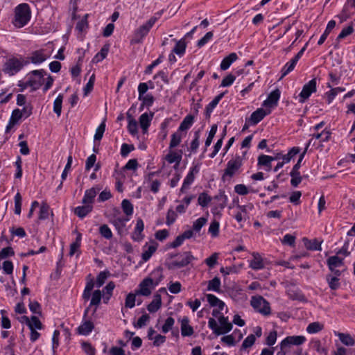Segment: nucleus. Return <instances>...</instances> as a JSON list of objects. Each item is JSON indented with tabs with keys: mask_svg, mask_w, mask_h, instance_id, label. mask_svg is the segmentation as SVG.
Here are the masks:
<instances>
[{
	"mask_svg": "<svg viewBox=\"0 0 355 355\" xmlns=\"http://www.w3.org/2000/svg\"><path fill=\"white\" fill-rule=\"evenodd\" d=\"M94 286V281L92 279H90L86 282L85 287L82 294V298L85 302L90 300L89 306L84 311V318L87 316L89 310L91 308H94L93 314H94L101 304V300H103L102 291L99 289L93 291Z\"/></svg>",
	"mask_w": 355,
	"mask_h": 355,
	"instance_id": "1",
	"label": "nucleus"
},
{
	"mask_svg": "<svg viewBox=\"0 0 355 355\" xmlns=\"http://www.w3.org/2000/svg\"><path fill=\"white\" fill-rule=\"evenodd\" d=\"M50 55V52L46 49H40L33 51L29 58H24L21 56H12L7 60L6 67H24L29 64V59L33 64H40L49 58Z\"/></svg>",
	"mask_w": 355,
	"mask_h": 355,
	"instance_id": "2",
	"label": "nucleus"
},
{
	"mask_svg": "<svg viewBox=\"0 0 355 355\" xmlns=\"http://www.w3.org/2000/svg\"><path fill=\"white\" fill-rule=\"evenodd\" d=\"M31 18V10L26 3H21L15 8L13 24L17 28H22L26 26Z\"/></svg>",
	"mask_w": 355,
	"mask_h": 355,
	"instance_id": "3",
	"label": "nucleus"
},
{
	"mask_svg": "<svg viewBox=\"0 0 355 355\" xmlns=\"http://www.w3.org/2000/svg\"><path fill=\"white\" fill-rule=\"evenodd\" d=\"M171 260L166 263L168 270H177L188 266L195 259L189 251L178 254H171L169 255Z\"/></svg>",
	"mask_w": 355,
	"mask_h": 355,
	"instance_id": "4",
	"label": "nucleus"
},
{
	"mask_svg": "<svg viewBox=\"0 0 355 355\" xmlns=\"http://www.w3.org/2000/svg\"><path fill=\"white\" fill-rule=\"evenodd\" d=\"M219 325L214 318H209L208 327L216 336L226 334L232 329V324L229 321L228 317L221 315L218 318Z\"/></svg>",
	"mask_w": 355,
	"mask_h": 355,
	"instance_id": "5",
	"label": "nucleus"
},
{
	"mask_svg": "<svg viewBox=\"0 0 355 355\" xmlns=\"http://www.w3.org/2000/svg\"><path fill=\"white\" fill-rule=\"evenodd\" d=\"M250 305L257 312L263 316H268L271 314L270 303L261 295L252 296Z\"/></svg>",
	"mask_w": 355,
	"mask_h": 355,
	"instance_id": "6",
	"label": "nucleus"
},
{
	"mask_svg": "<svg viewBox=\"0 0 355 355\" xmlns=\"http://www.w3.org/2000/svg\"><path fill=\"white\" fill-rule=\"evenodd\" d=\"M45 72L43 69L34 70L26 76L28 80V85L30 86L31 91L38 89L44 82V76Z\"/></svg>",
	"mask_w": 355,
	"mask_h": 355,
	"instance_id": "7",
	"label": "nucleus"
},
{
	"mask_svg": "<svg viewBox=\"0 0 355 355\" xmlns=\"http://www.w3.org/2000/svg\"><path fill=\"white\" fill-rule=\"evenodd\" d=\"M130 220L129 217L114 215L110 220V223L113 225L117 234L122 236L128 232L126 223Z\"/></svg>",
	"mask_w": 355,
	"mask_h": 355,
	"instance_id": "8",
	"label": "nucleus"
},
{
	"mask_svg": "<svg viewBox=\"0 0 355 355\" xmlns=\"http://www.w3.org/2000/svg\"><path fill=\"white\" fill-rule=\"evenodd\" d=\"M162 13L157 12L155 16L150 17L144 24L141 26L135 32V37H138L139 40L137 42H139L140 39L144 38L148 32L150 28L153 26L157 19L160 17Z\"/></svg>",
	"mask_w": 355,
	"mask_h": 355,
	"instance_id": "9",
	"label": "nucleus"
},
{
	"mask_svg": "<svg viewBox=\"0 0 355 355\" xmlns=\"http://www.w3.org/2000/svg\"><path fill=\"white\" fill-rule=\"evenodd\" d=\"M242 166V159L240 156H236L231 159L227 163V167L225 170L222 178L224 180L226 176L232 178Z\"/></svg>",
	"mask_w": 355,
	"mask_h": 355,
	"instance_id": "10",
	"label": "nucleus"
},
{
	"mask_svg": "<svg viewBox=\"0 0 355 355\" xmlns=\"http://www.w3.org/2000/svg\"><path fill=\"white\" fill-rule=\"evenodd\" d=\"M316 78H313L303 86V88L299 95L300 103H304L310 97L312 93L316 92Z\"/></svg>",
	"mask_w": 355,
	"mask_h": 355,
	"instance_id": "11",
	"label": "nucleus"
},
{
	"mask_svg": "<svg viewBox=\"0 0 355 355\" xmlns=\"http://www.w3.org/2000/svg\"><path fill=\"white\" fill-rule=\"evenodd\" d=\"M157 285L154 284V281L150 277L145 278L139 285V289L136 290V294L149 296L151 294L152 290Z\"/></svg>",
	"mask_w": 355,
	"mask_h": 355,
	"instance_id": "12",
	"label": "nucleus"
},
{
	"mask_svg": "<svg viewBox=\"0 0 355 355\" xmlns=\"http://www.w3.org/2000/svg\"><path fill=\"white\" fill-rule=\"evenodd\" d=\"M200 167L198 164L192 166L187 176L185 177L182 186L180 189L181 193H185L186 191L189 188L190 185L195 180V175L198 173Z\"/></svg>",
	"mask_w": 355,
	"mask_h": 355,
	"instance_id": "13",
	"label": "nucleus"
},
{
	"mask_svg": "<svg viewBox=\"0 0 355 355\" xmlns=\"http://www.w3.org/2000/svg\"><path fill=\"white\" fill-rule=\"evenodd\" d=\"M236 209L237 211L234 215V218L238 223H241L249 218L248 211L253 209V205L252 204L247 205H240L238 204Z\"/></svg>",
	"mask_w": 355,
	"mask_h": 355,
	"instance_id": "14",
	"label": "nucleus"
},
{
	"mask_svg": "<svg viewBox=\"0 0 355 355\" xmlns=\"http://www.w3.org/2000/svg\"><path fill=\"white\" fill-rule=\"evenodd\" d=\"M306 340L304 336H291L285 338L280 343L282 349L290 345H301Z\"/></svg>",
	"mask_w": 355,
	"mask_h": 355,
	"instance_id": "15",
	"label": "nucleus"
},
{
	"mask_svg": "<svg viewBox=\"0 0 355 355\" xmlns=\"http://www.w3.org/2000/svg\"><path fill=\"white\" fill-rule=\"evenodd\" d=\"M144 230V223L141 218H139L137 220L136 225L134 231L131 234V239L136 242H141L145 237L143 232Z\"/></svg>",
	"mask_w": 355,
	"mask_h": 355,
	"instance_id": "16",
	"label": "nucleus"
},
{
	"mask_svg": "<svg viewBox=\"0 0 355 355\" xmlns=\"http://www.w3.org/2000/svg\"><path fill=\"white\" fill-rule=\"evenodd\" d=\"M280 95V90L275 89L268 94L267 98L263 101V105L266 107H276L279 100Z\"/></svg>",
	"mask_w": 355,
	"mask_h": 355,
	"instance_id": "17",
	"label": "nucleus"
},
{
	"mask_svg": "<svg viewBox=\"0 0 355 355\" xmlns=\"http://www.w3.org/2000/svg\"><path fill=\"white\" fill-rule=\"evenodd\" d=\"M251 254L253 259L250 261L249 267L254 270H259L264 268L265 263L261 254L256 252H253Z\"/></svg>",
	"mask_w": 355,
	"mask_h": 355,
	"instance_id": "18",
	"label": "nucleus"
},
{
	"mask_svg": "<svg viewBox=\"0 0 355 355\" xmlns=\"http://www.w3.org/2000/svg\"><path fill=\"white\" fill-rule=\"evenodd\" d=\"M102 188L99 186L94 187L89 189L85 191L82 202L83 204H88L92 205L93 203L94 198L97 194V193Z\"/></svg>",
	"mask_w": 355,
	"mask_h": 355,
	"instance_id": "19",
	"label": "nucleus"
},
{
	"mask_svg": "<svg viewBox=\"0 0 355 355\" xmlns=\"http://www.w3.org/2000/svg\"><path fill=\"white\" fill-rule=\"evenodd\" d=\"M154 113L153 112H150V114L146 112L139 116V122L144 134H146L148 132V129L150 125Z\"/></svg>",
	"mask_w": 355,
	"mask_h": 355,
	"instance_id": "20",
	"label": "nucleus"
},
{
	"mask_svg": "<svg viewBox=\"0 0 355 355\" xmlns=\"http://www.w3.org/2000/svg\"><path fill=\"white\" fill-rule=\"evenodd\" d=\"M270 111L266 112L263 108H258L253 112L248 119V122L251 125H256L259 123L267 114H270Z\"/></svg>",
	"mask_w": 355,
	"mask_h": 355,
	"instance_id": "21",
	"label": "nucleus"
},
{
	"mask_svg": "<svg viewBox=\"0 0 355 355\" xmlns=\"http://www.w3.org/2000/svg\"><path fill=\"white\" fill-rule=\"evenodd\" d=\"M181 323V334L182 336H191L193 334V329L189 324V319L188 317L184 316L180 319Z\"/></svg>",
	"mask_w": 355,
	"mask_h": 355,
	"instance_id": "22",
	"label": "nucleus"
},
{
	"mask_svg": "<svg viewBox=\"0 0 355 355\" xmlns=\"http://www.w3.org/2000/svg\"><path fill=\"white\" fill-rule=\"evenodd\" d=\"M165 159L169 163L173 164L175 163L174 166L175 168H177L182 160V152H175L170 150L169 153L165 156Z\"/></svg>",
	"mask_w": 355,
	"mask_h": 355,
	"instance_id": "23",
	"label": "nucleus"
},
{
	"mask_svg": "<svg viewBox=\"0 0 355 355\" xmlns=\"http://www.w3.org/2000/svg\"><path fill=\"white\" fill-rule=\"evenodd\" d=\"M162 306V297L159 294H155L153 296L152 302L147 306V309L150 313L157 312Z\"/></svg>",
	"mask_w": 355,
	"mask_h": 355,
	"instance_id": "24",
	"label": "nucleus"
},
{
	"mask_svg": "<svg viewBox=\"0 0 355 355\" xmlns=\"http://www.w3.org/2000/svg\"><path fill=\"white\" fill-rule=\"evenodd\" d=\"M174 41L175 42V45L173 47L172 52L181 57L185 53L187 42L184 38H182L180 40H174Z\"/></svg>",
	"mask_w": 355,
	"mask_h": 355,
	"instance_id": "25",
	"label": "nucleus"
},
{
	"mask_svg": "<svg viewBox=\"0 0 355 355\" xmlns=\"http://www.w3.org/2000/svg\"><path fill=\"white\" fill-rule=\"evenodd\" d=\"M205 297L211 306L224 309L225 306V303L222 300H219L216 296L213 294H206Z\"/></svg>",
	"mask_w": 355,
	"mask_h": 355,
	"instance_id": "26",
	"label": "nucleus"
},
{
	"mask_svg": "<svg viewBox=\"0 0 355 355\" xmlns=\"http://www.w3.org/2000/svg\"><path fill=\"white\" fill-rule=\"evenodd\" d=\"M115 288V284L113 282H110L103 289L102 293L103 295V302L107 304L110 300L113 291Z\"/></svg>",
	"mask_w": 355,
	"mask_h": 355,
	"instance_id": "27",
	"label": "nucleus"
},
{
	"mask_svg": "<svg viewBox=\"0 0 355 355\" xmlns=\"http://www.w3.org/2000/svg\"><path fill=\"white\" fill-rule=\"evenodd\" d=\"M327 263L330 270H333L334 268L340 267L344 265L343 259L338 257L337 255L329 257L327 260Z\"/></svg>",
	"mask_w": 355,
	"mask_h": 355,
	"instance_id": "28",
	"label": "nucleus"
},
{
	"mask_svg": "<svg viewBox=\"0 0 355 355\" xmlns=\"http://www.w3.org/2000/svg\"><path fill=\"white\" fill-rule=\"evenodd\" d=\"M224 94L221 93L218 95H217L207 106L205 108L206 112V117L209 118L211 116V112H213L214 109L216 107V105L218 104L220 101L223 97Z\"/></svg>",
	"mask_w": 355,
	"mask_h": 355,
	"instance_id": "29",
	"label": "nucleus"
},
{
	"mask_svg": "<svg viewBox=\"0 0 355 355\" xmlns=\"http://www.w3.org/2000/svg\"><path fill=\"white\" fill-rule=\"evenodd\" d=\"M157 250V246L154 244L148 245L146 244L143 247V252L141 254V257L144 261H147L151 256L155 253Z\"/></svg>",
	"mask_w": 355,
	"mask_h": 355,
	"instance_id": "30",
	"label": "nucleus"
},
{
	"mask_svg": "<svg viewBox=\"0 0 355 355\" xmlns=\"http://www.w3.org/2000/svg\"><path fill=\"white\" fill-rule=\"evenodd\" d=\"M94 327V326L93 322L89 320H87L78 327V331L80 334L86 336L92 331Z\"/></svg>",
	"mask_w": 355,
	"mask_h": 355,
	"instance_id": "31",
	"label": "nucleus"
},
{
	"mask_svg": "<svg viewBox=\"0 0 355 355\" xmlns=\"http://www.w3.org/2000/svg\"><path fill=\"white\" fill-rule=\"evenodd\" d=\"M92 205L85 204V205L77 207L74 210V213L78 217L83 218L90 213L92 211Z\"/></svg>",
	"mask_w": 355,
	"mask_h": 355,
	"instance_id": "32",
	"label": "nucleus"
},
{
	"mask_svg": "<svg viewBox=\"0 0 355 355\" xmlns=\"http://www.w3.org/2000/svg\"><path fill=\"white\" fill-rule=\"evenodd\" d=\"M335 26H336V21L334 20H331L328 22L325 31L322 34V35L320 36V37L318 42V45H322L324 42V41L327 38L328 35H329L331 31L335 28Z\"/></svg>",
	"mask_w": 355,
	"mask_h": 355,
	"instance_id": "33",
	"label": "nucleus"
},
{
	"mask_svg": "<svg viewBox=\"0 0 355 355\" xmlns=\"http://www.w3.org/2000/svg\"><path fill=\"white\" fill-rule=\"evenodd\" d=\"M193 121H194V117L192 115H191V114L187 115L184 117V119H183V121L181 122V123L178 128V130L180 132H182V131L189 130L193 125Z\"/></svg>",
	"mask_w": 355,
	"mask_h": 355,
	"instance_id": "34",
	"label": "nucleus"
},
{
	"mask_svg": "<svg viewBox=\"0 0 355 355\" xmlns=\"http://www.w3.org/2000/svg\"><path fill=\"white\" fill-rule=\"evenodd\" d=\"M310 346L321 355H327V350L322 346L321 342L318 339H313L310 342Z\"/></svg>",
	"mask_w": 355,
	"mask_h": 355,
	"instance_id": "35",
	"label": "nucleus"
},
{
	"mask_svg": "<svg viewBox=\"0 0 355 355\" xmlns=\"http://www.w3.org/2000/svg\"><path fill=\"white\" fill-rule=\"evenodd\" d=\"M326 280L331 290H337L340 286V279L337 277H333L332 275H327Z\"/></svg>",
	"mask_w": 355,
	"mask_h": 355,
	"instance_id": "36",
	"label": "nucleus"
},
{
	"mask_svg": "<svg viewBox=\"0 0 355 355\" xmlns=\"http://www.w3.org/2000/svg\"><path fill=\"white\" fill-rule=\"evenodd\" d=\"M336 336L345 345L353 346L355 343L354 339L349 334L338 333Z\"/></svg>",
	"mask_w": 355,
	"mask_h": 355,
	"instance_id": "37",
	"label": "nucleus"
},
{
	"mask_svg": "<svg viewBox=\"0 0 355 355\" xmlns=\"http://www.w3.org/2000/svg\"><path fill=\"white\" fill-rule=\"evenodd\" d=\"M182 139V133L178 130L177 132L172 134L171 141L169 144V149L171 150V149L175 148L176 146H178L180 144Z\"/></svg>",
	"mask_w": 355,
	"mask_h": 355,
	"instance_id": "38",
	"label": "nucleus"
},
{
	"mask_svg": "<svg viewBox=\"0 0 355 355\" xmlns=\"http://www.w3.org/2000/svg\"><path fill=\"white\" fill-rule=\"evenodd\" d=\"M324 329V324L319 322H313L310 323L306 327V331L309 334H316Z\"/></svg>",
	"mask_w": 355,
	"mask_h": 355,
	"instance_id": "39",
	"label": "nucleus"
},
{
	"mask_svg": "<svg viewBox=\"0 0 355 355\" xmlns=\"http://www.w3.org/2000/svg\"><path fill=\"white\" fill-rule=\"evenodd\" d=\"M110 275L109 271H101L96 277V282H94L96 286L99 288H101L104 283L105 282L107 277Z\"/></svg>",
	"mask_w": 355,
	"mask_h": 355,
	"instance_id": "40",
	"label": "nucleus"
},
{
	"mask_svg": "<svg viewBox=\"0 0 355 355\" xmlns=\"http://www.w3.org/2000/svg\"><path fill=\"white\" fill-rule=\"evenodd\" d=\"M121 208L123 211L126 215L125 217H129L133 214V205L130 200L124 199L121 202Z\"/></svg>",
	"mask_w": 355,
	"mask_h": 355,
	"instance_id": "41",
	"label": "nucleus"
},
{
	"mask_svg": "<svg viewBox=\"0 0 355 355\" xmlns=\"http://www.w3.org/2000/svg\"><path fill=\"white\" fill-rule=\"evenodd\" d=\"M140 101H141V104L140 106V110H143L144 106L150 107L153 104L154 97L152 94H148L146 95H144L141 98H138Z\"/></svg>",
	"mask_w": 355,
	"mask_h": 355,
	"instance_id": "42",
	"label": "nucleus"
},
{
	"mask_svg": "<svg viewBox=\"0 0 355 355\" xmlns=\"http://www.w3.org/2000/svg\"><path fill=\"white\" fill-rule=\"evenodd\" d=\"M62 101L63 95L60 94L53 103V111L58 116H60L61 114Z\"/></svg>",
	"mask_w": 355,
	"mask_h": 355,
	"instance_id": "43",
	"label": "nucleus"
},
{
	"mask_svg": "<svg viewBox=\"0 0 355 355\" xmlns=\"http://www.w3.org/2000/svg\"><path fill=\"white\" fill-rule=\"evenodd\" d=\"M81 243V234L78 233L76 240L71 243L69 255L73 256L80 248Z\"/></svg>",
	"mask_w": 355,
	"mask_h": 355,
	"instance_id": "44",
	"label": "nucleus"
},
{
	"mask_svg": "<svg viewBox=\"0 0 355 355\" xmlns=\"http://www.w3.org/2000/svg\"><path fill=\"white\" fill-rule=\"evenodd\" d=\"M128 132L132 135H135L138 132L137 122L130 115L128 116Z\"/></svg>",
	"mask_w": 355,
	"mask_h": 355,
	"instance_id": "45",
	"label": "nucleus"
},
{
	"mask_svg": "<svg viewBox=\"0 0 355 355\" xmlns=\"http://www.w3.org/2000/svg\"><path fill=\"white\" fill-rule=\"evenodd\" d=\"M89 14H85L83 18L77 23L76 26V29L78 32H83L88 28L89 24H88V19Z\"/></svg>",
	"mask_w": 355,
	"mask_h": 355,
	"instance_id": "46",
	"label": "nucleus"
},
{
	"mask_svg": "<svg viewBox=\"0 0 355 355\" xmlns=\"http://www.w3.org/2000/svg\"><path fill=\"white\" fill-rule=\"evenodd\" d=\"M304 245L308 250H320L321 244L316 239L309 241L306 239H304Z\"/></svg>",
	"mask_w": 355,
	"mask_h": 355,
	"instance_id": "47",
	"label": "nucleus"
},
{
	"mask_svg": "<svg viewBox=\"0 0 355 355\" xmlns=\"http://www.w3.org/2000/svg\"><path fill=\"white\" fill-rule=\"evenodd\" d=\"M220 288V279L218 277H215L214 279L208 282L207 290L218 292Z\"/></svg>",
	"mask_w": 355,
	"mask_h": 355,
	"instance_id": "48",
	"label": "nucleus"
},
{
	"mask_svg": "<svg viewBox=\"0 0 355 355\" xmlns=\"http://www.w3.org/2000/svg\"><path fill=\"white\" fill-rule=\"evenodd\" d=\"M99 233L103 238L106 239H111L113 236L112 232L107 225L104 224L100 226Z\"/></svg>",
	"mask_w": 355,
	"mask_h": 355,
	"instance_id": "49",
	"label": "nucleus"
},
{
	"mask_svg": "<svg viewBox=\"0 0 355 355\" xmlns=\"http://www.w3.org/2000/svg\"><path fill=\"white\" fill-rule=\"evenodd\" d=\"M238 56L236 53H231L222 60L220 67H230V65L237 60Z\"/></svg>",
	"mask_w": 355,
	"mask_h": 355,
	"instance_id": "50",
	"label": "nucleus"
},
{
	"mask_svg": "<svg viewBox=\"0 0 355 355\" xmlns=\"http://www.w3.org/2000/svg\"><path fill=\"white\" fill-rule=\"evenodd\" d=\"M273 160H276V158L269 155H261L258 157L257 164L259 166H270V164Z\"/></svg>",
	"mask_w": 355,
	"mask_h": 355,
	"instance_id": "51",
	"label": "nucleus"
},
{
	"mask_svg": "<svg viewBox=\"0 0 355 355\" xmlns=\"http://www.w3.org/2000/svg\"><path fill=\"white\" fill-rule=\"evenodd\" d=\"M200 136V134L199 130L196 131L194 132L193 139L192 140V141L190 144L191 152L194 153H196V151L199 147V145H200V141H199Z\"/></svg>",
	"mask_w": 355,
	"mask_h": 355,
	"instance_id": "52",
	"label": "nucleus"
},
{
	"mask_svg": "<svg viewBox=\"0 0 355 355\" xmlns=\"http://www.w3.org/2000/svg\"><path fill=\"white\" fill-rule=\"evenodd\" d=\"M211 200V198L205 192L200 193L198 198V205L202 207H207Z\"/></svg>",
	"mask_w": 355,
	"mask_h": 355,
	"instance_id": "53",
	"label": "nucleus"
},
{
	"mask_svg": "<svg viewBox=\"0 0 355 355\" xmlns=\"http://www.w3.org/2000/svg\"><path fill=\"white\" fill-rule=\"evenodd\" d=\"M49 206L46 203L43 202L40 207L38 219L41 220L47 219L49 215Z\"/></svg>",
	"mask_w": 355,
	"mask_h": 355,
	"instance_id": "54",
	"label": "nucleus"
},
{
	"mask_svg": "<svg viewBox=\"0 0 355 355\" xmlns=\"http://www.w3.org/2000/svg\"><path fill=\"white\" fill-rule=\"evenodd\" d=\"M300 148L298 147H293L287 154L283 155L282 157L283 162L284 163H288L291 161V159L295 156L297 154L300 153Z\"/></svg>",
	"mask_w": 355,
	"mask_h": 355,
	"instance_id": "55",
	"label": "nucleus"
},
{
	"mask_svg": "<svg viewBox=\"0 0 355 355\" xmlns=\"http://www.w3.org/2000/svg\"><path fill=\"white\" fill-rule=\"evenodd\" d=\"M345 91L344 88L342 87H336L332 88L330 91L327 92L326 93L327 97V101L328 103H331L332 101L334 99L335 96L340 92H343Z\"/></svg>",
	"mask_w": 355,
	"mask_h": 355,
	"instance_id": "56",
	"label": "nucleus"
},
{
	"mask_svg": "<svg viewBox=\"0 0 355 355\" xmlns=\"http://www.w3.org/2000/svg\"><path fill=\"white\" fill-rule=\"evenodd\" d=\"M291 176V184L293 187H296L302 182V176L300 175V171H293L290 173Z\"/></svg>",
	"mask_w": 355,
	"mask_h": 355,
	"instance_id": "57",
	"label": "nucleus"
},
{
	"mask_svg": "<svg viewBox=\"0 0 355 355\" xmlns=\"http://www.w3.org/2000/svg\"><path fill=\"white\" fill-rule=\"evenodd\" d=\"M136 292L135 293H130L127 295L125 300V306L127 308L132 309L135 306L136 302Z\"/></svg>",
	"mask_w": 355,
	"mask_h": 355,
	"instance_id": "58",
	"label": "nucleus"
},
{
	"mask_svg": "<svg viewBox=\"0 0 355 355\" xmlns=\"http://www.w3.org/2000/svg\"><path fill=\"white\" fill-rule=\"evenodd\" d=\"M28 327L30 329H42V324L37 316H32Z\"/></svg>",
	"mask_w": 355,
	"mask_h": 355,
	"instance_id": "59",
	"label": "nucleus"
},
{
	"mask_svg": "<svg viewBox=\"0 0 355 355\" xmlns=\"http://www.w3.org/2000/svg\"><path fill=\"white\" fill-rule=\"evenodd\" d=\"M207 220L204 217H200L193 223V231L199 232L201 228L206 224Z\"/></svg>",
	"mask_w": 355,
	"mask_h": 355,
	"instance_id": "60",
	"label": "nucleus"
},
{
	"mask_svg": "<svg viewBox=\"0 0 355 355\" xmlns=\"http://www.w3.org/2000/svg\"><path fill=\"white\" fill-rule=\"evenodd\" d=\"M256 338L255 335L250 334L243 340L241 347L242 349H246L251 347L255 343Z\"/></svg>",
	"mask_w": 355,
	"mask_h": 355,
	"instance_id": "61",
	"label": "nucleus"
},
{
	"mask_svg": "<svg viewBox=\"0 0 355 355\" xmlns=\"http://www.w3.org/2000/svg\"><path fill=\"white\" fill-rule=\"evenodd\" d=\"M219 223L216 220L211 223L208 232L209 234H211L212 237L218 236L219 234Z\"/></svg>",
	"mask_w": 355,
	"mask_h": 355,
	"instance_id": "62",
	"label": "nucleus"
},
{
	"mask_svg": "<svg viewBox=\"0 0 355 355\" xmlns=\"http://www.w3.org/2000/svg\"><path fill=\"white\" fill-rule=\"evenodd\" d=\"M175 324V320L172 317H168L165 320L164 324L162 327V331L164 334L168 333L172 329Z\"/></svg>",
	"mask_w": 355,
	"mask_h": 355,
	"instance_id": "63",
	"label": "nucleus"
},
{
	"mask_svg": "<svg viewBox=\"0 0 355 355\" xmlns=\"http://www.w3.org/2000/svg\"><path fill=\"white\" fill-rule=\"evenodd\" d=\"M219 254L217 252L213 253L210 257L207 258L205 260V263L211 268H214L216 263L218 259Z\"/></svg>",
	"mask_w": 355,
	"mask_h": 355,
	"instance_id": "64",
	"label": "nucleus"
}]
</instances>
